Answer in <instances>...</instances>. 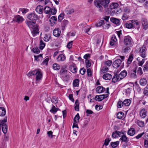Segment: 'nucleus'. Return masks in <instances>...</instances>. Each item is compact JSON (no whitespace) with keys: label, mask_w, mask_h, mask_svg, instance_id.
<instances>
[{"label":"nucleus","mask_w":148,"mask_h":148,"mask_svg":"<svg viewBox=\"0 0 148 148\" xmlns=\"http://www.w3.org/2000/svg\"><path fill=\"white\" fill-rule=\"evenodd\" d=\"M124 115V113L121 112H119L117 114V118L119 119H123Z\"/></svg>","instance_id":"nucleus-34"},{"label":"nucleus","mask_w":148,"mask_h":148,"mask_svg":"<svg viewBox=\"0 0 148 148\" xmlns=\"http://www.w3.org/2000/svg\"><path fill=\"white\" fill-rule=\"evenodd\" d=\"M94 4L96 7L99 8V12H102L104 11V8L102 6L101 0H95L94 1Z\"/></svg>","instance_id":"nucleus-4"},{"label":"nucleus","mask_w":148,"mask_h":148,"mask_svg":"<svg viewBox=\"0 0 148 148\" xmlns=\"http://www.w3.org/2000/svg\"><path fill=\"white\" fill-rule=\"evenodd\" d=\"M57 12L56 9V8H52L51 9L50 12L52 15H55L56 14Z\"/></svg>","instance_id":"nucleus-59"},{"label":"nucleus","mask_w":148,"mask_h":148,"mask_svg":"<svg viewBox=\"0 0 148 148\" xmlns=\"http://www.w3.org/2000/svg\"><path fill=\"white\" fill-rule=\"evenodd\" d=\"M19 11L21 12L22 13L24 14L29 11V9L27 8H20Z\"/></svg>","instance_id":"nucleus-48"},{"label":"nucleus","mask_w":148,"mask_h":148,"mask_svg":"<svg viewBox=\"0 0 148 148\" xmlns=\"http://www.w3.org/2000/svg\"><path fill=\"white\" fill-rule=\"evenodd\" d=\"M79 113H77V114L75 116L74 118V121H76L78 122L79 119Z\"/></svg>","instance_id":"nucleus-52"},{"label":"nucleus","mask_w":148,"mask_h":148,"mask_svg":"<svg viewBox=\"0 0 148 148\" xmlns=\"http://www.w3.org/2000/svg\"><path fill=\"white\" fill-rule=\"evenodd\" d=\"M53 68L55 70H58L60 68V66L57 63H54L53 64Z\"/></svg>","instance_id":"nucleus-37"},{"label":"nucleus","mask_w":148,"mask_h":148,"mask_svg":"<svg viewBox=\"0 0 148 148\" xmlns=\"http://www.w3.org/2000/svg\"><path fill=\"white\" fill-rule=\"evenodd\" d=\"M121 62L120 59H117L113 62L112 66L114 68L117 69L119 66Z\"/></svg>","instance_id":"nucleus-8"},{"label":"nucleus","mask_w":148,"mask_h":148,"mask_svg":"<svg viewBox=\"0 0 148 148\" xmlns=\"http://www.w3.org/2000/svg\"><path fill=\"white\" fill-rule=\"evenodd\" d=\"M132 24L138 27H139V23L138 20H132L130 21Z\"/></svg>","instance_id":"nucleus-31"},{"label":"nucleus","mask_w":148,"mask_h":148,"mask_svg":"<svg viewBox=\"0 0 148 148\" xmlns=\"http://www.w3.org/2000/svg\"><path fill=\"white\" fill-rule=\"evenodd\" d=\"M7 121V117H5L3 120L0 121V128L2 127V131L4 134H5L7 131L8 126L6 122Z\"/></svg>","instance_id":"nucleus-3"},{"label":"nucleus","mask_w":148,"mask_h":148,"mask_svg":"<svg viewBox=\"0 0 148 148\" xmlns=\"http://www.w3.org/2000/svg\"><path fill=\"white\" fill-rule=\"evenodd\" d=\"M104 23V20H101L100 21H99L98 23H97L96 24V25L97 27H100L102 25H103V24Z\"/></svg>","instance_id":"nucleus-55"},{"label":"nucleus","mask_w":148,"mask_h":148,"mask_svg":"<svg viewBox=\"0 0 148 148\" xmlns=\"http://www.w3.org/2000/svg\"><path fill=\"white\" fill-rule=\"evenodd\" d=\"M102 95H96L95 98V99L97 101H101L103 100L102 99Z\"/></svg>","instance_id":"nucleus-44"},{"label":"nucleus","mask_w":148,"mask_h":148,"mask_svg":"<svg viewBox=\"0 0 148 148\" xmlns=\"http://www.w3.org/2000/svg\"><path fill=\"white\" fill-rule=\"evenodd\" d=\"M123 43L124 45L132 46V38L129 36L125 37Z\"/></svg>","instance_id":"nucleus-5"},{"label":"nucleus","mask_w":148,"mask_h":148,"mask_svg":"<svg viewBox=\"0 0 148 148\" xmlns=\"http://www.w3.org/2000/svg\"><path fill=\"white\" fill-rule=\"evenodd\" d=\"M140 83L141 85L144 86L147 84V81L146 79L142 78L140 80Z\"/></svg>","instance_id":"nucleus-28"},{"label":"nucleus","mask_w":148,"mask_h":148,"mask_svg":"<svg viewBox=\"0 0 148 148\" xmlns=\"http://www.w3.org/2000/svg\"><path fill=\"white\" fill-rule=\"evenodd\" d=\"M138 125L140 127H143L145 126V123L144 121L138 120L137 121Z\"/></svg>","instance_id":"nucleus-40"},{"label":"nucleus","mask_w":148,"mask_h":148,"mask_svg":"<svg viewBox=\"0 0 148 148\" xmlns=\"http://www.w3.org/2000/svg\"><path fill=\"white\" fill-rule=\"evenodd\" d=\"M111 140V139L110 138H108L106 139L105 140L104 145L106 146H107L108 145L109 143L110 142Z\"/></svg>","instance_id":"nucleus-57"},{"label":"nucleus","mask_w":148,"mask_h":148,"mask_svg":"<svg viewBox=\"0 0 148 148\" xmlns=\"http://www.w3.org/2000/svg\"><path fill=\"white\" fill-rule=\"evenodd\" d=\"M119 4L116 3H111L109 6V8L111 11L113 9H116L119 6Z\"/></svg>","instance_id":"nucleus-13"},{"label":"nucleus","mask_w":148,"mask_h":148,"mask_svg":"<svg viewBox=\"0 0 148 148\" xmlns=\"http://www.w3.org/2000/svg\"><path fill=\"white\" fill-rule=\"evenodd\" d=\"M45 46V43L42 40L40 41L39 48L41 50L43 49Z\"/></svg>","instance_id":"nucleus-41"},{"label":"nucleus","mask_w":148,"mask_h":148,"mask_svg":"<svg viewBox=\"0 0 148 148\" xmlns=\"http://www.w3.org/2000/svg\"><path fill=\"white\" fill-rule=\"evenodd\" d=\"M125 27L128 29H131L133 27L134 25L132 23H126L125 24Z\"/></svg>","instance_id":"nucleus-39"},{"label":"nucleus","mask_w":148,"mask_h":148,"mask_svg":"<svg viewBox=\"0 0 148 148\" xmlns=\"http://www.w3.org/2000/svg\"><path fill=\"white\" fill-rule=\"evenodd\" d=\"M5 109L3 107H0V116H4L6 114Z\"/></svg>","instance_id":"nucleus-21"},{"label":"nucleus","mask_w":148,"mask_h":148,"mask_svg":"<svg viewBox=\"0 0 148 148\" xmlns=\"http://www.w3.org/2000/svg\"><path fill=\"white\" fill-rule=\"evenodd\" d=\"M133 58V54H130L127 60V63L130 64L132 62Z\"/></svg>","instance_id":"nucleus-42"},{"label":"nucleus","mask_w":148,"mask_h":148,"mask_svg":"<svg viewBox=\"0 0 148 148\" xmlns=\"http://www.w3.org/2000/svg\"><path fill=\"white\" fill-rule=\"evenodd\" d=\"M136 70H134L132 71L130 75L131 77L133 78H136L137 76V75L136 74Z\"/></svg>","instance_id":"nucleus-25"},{"label":"nucleus","mask_w":148,"mask_h":148,"mask_svg":"<svg viewBox=\"0 0 148 148\" xmlns=\"http://www.w3.org/2000/svg\"><path fill=\"white\" fill-rule=\"evenodd\" d=\"M127 74V72L125 70H124L122 71L119 74L115 75L112 79V81L114 83L119 81L125 77Z\"/></svg>","instance_id":"nucleus-2"},{"label":"nucleus","mask_w":148,"mask_h":148,"mask_svg":"<svg viewBox=\"0 0 148 148\" xmlns=\"http://www.w3.org/2000/svg\"><path fill=\"white\" fill-rule=\"evenodd\" d=\"M105 90V88L102 86H98L96 89V90L98 93H101L103 92Z\"/></svg>","instance_id":"nucleus-23"},{"label":"nucleus","mask_w":148,"mask_h":148,"mask_svg":"<svg viewBox=\"0 0 148 148\" xmlns=\"http://www.w3.org/2000/svg\"><path fill=\"white\" fill-rule=\"evenodd\" d=\"M103 78L106 80H110L112 78V76L109 73H106L103 76Z\"/></svg>","instance_id":"nucleus-20"},{"label":"nucleus","mask_w":148,"mask_h":148,"mask_svg":"<svg viewBox=\"0 0 148 148\" xmlns=\"http://www.w3.org/2000/svg\"><path fill=\"white\" fill-rule=\"evenodd\" d=\"M137 74L138 75H141L143 73L142 68L141 67H139L137 70Z\"/></svg>","instance_id":"nucleus-61"},{"label":"nucleus","mask_w":148,"mask_h":148,"mask_svg":"<svg viewBox=\"0 0 148 148\" xmlns=\"http://www.w3.org/2000/svg\"><path fill=\"white\" fill-rule=\"evenodd\" d=\"M136 131L133 128H130L127 131V134L131 136H133L135 134Z\"/></svg>","instance_id":"nucleus-15"},{"label":"nucleus","mask_w":148,"mask_h":148,"mask_svg":"<svg viewBox=\"0 0 148 148\" xmlns=\"http://www.w3.org/2000/svg\"><path fill=\"white\" fill-rule=\"evenodd\" d=\"M147 111L144 109H142L140 113V114L141 117L143 118H145L147 116Z\"/></svg>","instance_id":"nucleus-16"},{"label":"nucleus","mask_w":148,"mask_h":148,"mask_svg":"<svg viewBox=\"0 0 148 148\" xmlns=\"http://www.w3.org/2000/svg\"><path fill=\"white\" fill-rule=\"evenodd\" d=\"M34 57L35 60L37 61H38L40 59H42V55L41 54H40L38 56H35Z\"/></svg>","instance_id":"nucleus-53"},{"label":"nucleus","mask_w":148,"mask_h":148,"mask_svg":"<svg viewBox=\"0 0 148 148\" xmlns=\"http://www.w3.org/2000/svg\"><path fill=\"white\" fill-rule=\"evenodd\" d=\"M64 15L63 14H61L59 16L58 18V21H61L63 18Z\"/></svg>","instance_id":"nucleus-63"},{"label":"nucleus","mask_w":148,"mask_h":148,"mask_svg":"<svg viewBox=\"0 0 148 148\" xmlns=\"http://www.w3.org/2000/svg\"><path fill=\"white\" fill-rule=\"evenodd\" d=\"M69 69L70 71L73 73H76L77 72V68L74 65H70Z\"/></svg>","instance_id":"nucleus-22"},{"label":"nucleus","mask_w":148,"mask_h":148,"mask_svg":"<svg viewBox=\"0 0 148 148\" xmlns=\"http://www.w3.org/2000/svg\"><path fill=\"white\" fill-rule=\"evenodd\" d=\"M102 6L103 8H106L109 5L110 2V0H103L101 1Z\"/></svg>","instance_id":"nucleus-19"},{"label":"nucleus","mask_w":148,"mask_h":148,"mask_svg":"<svg viewBox=\"0 0 148 148\" xmlns=\"http://www.w3.org/2000/svg\"><path fill=\"white\" fill-rule=\"evenodd\" d=\"M43 7L42 6L38 5L37 6L35 9V10L38 13L42 14L43 13Z\"/></svg>","instance_id":"nucleus-18"},{"label":"nucleus","mask_w":148,"mask_h":148,"mask_svg":"<svg viewBox=\"0 0 148 148\" xmlns=\"http://www.w3.org/2000/svg\"><path fill=\"white\" fill-rule=\"evenodd\" d=\"M61 77L64 81H67L68 80L69 77L67 74L63 76H62Z\"/></svg>","instance_id":"nucleus-43"},{"label":"nucleus","mask_w":148,"mask_h":148,"mask_svg":"<svg viewBox=\"0 0 148 148\" xmlns=\"http://www.w3.org/2000/svg\"><path fill=\"white\" fill-rule=\"evenodd\" d=\"M119 143V141H116L114 142H111L110 143V145L113 148L116 147Z\"/></svg>","instance_id":"nucleus-32"},{"label":"nucleus","mask_w":148,"mask_h":148,"mask_svg":"<svg viewBox=\"0 0 148 148\" xmlns=\"http://www.w3.org/2000/svg\"><path fill=\"white\" fill-rule=\"evenodd\" d=\"M51 101L52 102L56 104L58 103V98L56 97H53L51 99Z\"/></svg>","instance_id":"nucleus-50"},{"label":"nucleus","mask_w":148,"mask_h":148,"mask_svg":"<svg viewBox=\"0 0 148 148\" xmlns=\"http://www.w3.org/2000/svg\"><path fill=\"white\" fill-rule=\"evenodd\" d=\"M119 140H121L122 142H124L125 143H127L129 141V139L126 136L125 134L122 136L120 138Z\"/></svg>","instance_id":"nucleus-24"},{"label":"nucleus","mask_w":148,"mask_h":148,"mask_svg":"<svg viewBox=\"0 0 148 148\" xmlns=\"http://www.w3.org/2000/svg\"><path fill=\"white\" fill-rule=\"evenodd\" d=\"M67 71L64 69H62L60 72V77L66 75L67 74Z\"/></svg>","instance_id":"nucleus-30"},{"label":"nucleus","mask_w":148,"mask_h":148,"mask_svg":"<svg viewBox=\"0 0 148 148\" xmlns=\"http://www.w3.org/2000/svg\"><path fill=\"white\" fill-rule=\"evenodd\" d=\"M27 18L30 21H35L38 19V15L35 12L29 14L27 15Z\"/></svg>","instance_id":"nucleus-6"},{"label":"nucleus","mask_w":148,"mask_h":148,"mask_svg":"<svg viewBox=\"0 0 148 148\" xmlns=\"http://www.w3.org/2000/svg\"><path fill=\"white\" fill-rule=\"evenodd\" d=\"M146 51L145 47L144 46H143L140 48L139 53H140L146 52Z\"/></svg>","instance_id":"nucleus-45"},{"label":"nucleus","mask_w":148,"mask_h":148,"mask_svg":"<svg viewBox=\"0 0 148 148\" xmlns=\"http://www.w3.org/2000/svg\"><path fill=\"white\" fill-rule=\"evenodd\" d=\"M65 13L67 14H71L73 13L74 12V10L73 9H69L66 8L64 10Z\"/></svg>","instance_id":"nucleus-29"},{"label":"nucleus","mask_w":148,"mask_h":148,"mask_svg":"<svg viewBox=\"0 0 148 148\" xmlns=\"http://www.w3.org/2000/svg\"><path fill=\"white\" fill-rule=\"evenodd\" d=\"M85 62L86 63V66L87 68H89L91 66V63L89 60H86Z\"/></svg>","instance_id":"nucleus-56"},{"label":"nucleus","mask_w":148,"mask_h":148,"mask_svg":"<svg viewBox=\"0 0 148 148\" xmlns=\"http://www.w3.org/2000/svg\"><path fill=\"white\" fill-rule=\"evenodd\" d=\"M61 33V29L59 28H55L53 31V35L56 37H59L60 36Z\"/></svg>","instance_id":"nucleus-9"},{"label":"nucleus","mask_w":148,"mask_h":148,"mask_svg":"<svg viewBox=\"0 0 148 148\" xmlns=\"http://www.w3.org/2000/svg\"><path fill=\"white\" fill-rule=\"evenodd\" d=\"M141 23L143 28L145 29H147L148 28V22L146 19L142 18Z\"/></svg>","instance_id":"nucleus-11"},{"label":"nucleus","mask_w":148,"mask_h":148,"mask_svg":"<svg viewBox=\"0 0 148 148\" xmlns=\"http://www.w3.org/2000/svg\"><path fill=\"white\" fill-rule=\"evenodd\" d=\"M32 51L34 53L37 54L39 53L40 52L39 49L37 47H36L33 48L32 49Z\"/></svg>","instance_id":"nucleus-54"},{"label":"nucleus","mask_w":148,"mask_h":148,"mask_svg":"<svg viewBox=\"0 0 148 148\" xmlns=\"http://www.w3.org/2000/svg\"><path fill=\"white\" fill-rule=\"evenodd\" d=\"M129 16L126 13H124L122 17V19L123 20H126L128 18Z\"/></svg>","instance_id":"nucleus-62"},{"label":"nucleus","mask_w":148,"mask_h":148,"mask_svg":"<svg viewBox=\"0 0 148 148\" xmlns=\"http://www.w3.org/2000/svg\"><path fill=\"white\" fill-rule=\"evenodd\" d=\"M117 105V107L119 108H121L124 105L123 102L121 101H120L118 102Z\"/></svg>","instance_id":"nucleus-60"},{"label":"nucleus","mask_w":148,"mask_h":148,"mask_svg":"<svg viewBox=\"0 0 148 148\" xmlns=\"http://www.w3.org/2000/svg\"><path fill=\"white\" fill-rule=\"evenodd\" d=\"M79 80L76 79L74 80L73 82V85L74 87H77L79 85Z\"/></svg>","instance_id":"nucleus-38"},{"label":"nucleus","mask_w":148,"mask_h":148,"mask_svg":"<svg viewBox=\"0 0 148 148\" xmlns=\"http://www.w3.org/2000/svg\"><path fill=\"white\" fill-rule=\"evenodd\" d=\"M31 30L32 31V33L34 36H35L38 33V29L37 26H36L35 27H34V29H32Z\"/></svg>","instance_id":"nucleus-27"},{"label":"nucleus","mask_w":148,"mask_h":148,"mask_svg":"<svg viewBox=\"0 0 148 148\" xmlns=\"http://www.w3.org/2000/svg\"><path fill=\"white\" fill-rule=\"evenodd\" d=\"M117 133L118 137L119 136L121 137L122 136L125 134V132L124 131H119L117 130Z\"/></svg>","instance_id":"nucleus-36"},{"label":"nucleus","mask_w":148,"mask_h":148,"mask_svg":"<svg viewBox=\"0 0 148 148\" xmlns=\"http://www.w3.org/2000/svg\"><path fill=\"white\" fill-rule=\"evenodd\" d=\"M34 75H36V80L37 82L40 81L42 77V73L40 69L30 71L27 74V76L29 77Z\"/></svg>","instance_id":"nucleus-1"},{"label":"nucleus","mask_w":148,"mask_h":148,"mask_svg":"<svg viewBox=\"0 0 148 148\" xmlns=\"http://www.w3.org/2000/svg\"><path fill=\"white\" fill-rule=\"evenodd\" d=\"M110 21L113 23L117 25L120 24V20L116 18L111 17L110 18Z\"/></svg>","instance_id":"nucleus-17"},{"label":"nucleus","mask_w":148,"mask_h":148,"mask_svg":"<svg viewBox=\"0 0 148 148\" xmlns=\"http://www.w3.org/2000/svg\"><path fill=\"white\" fill-rule=\"evenodd\" d=\"M51 36L50 34H45L44 38V40L46 42H48L50 40Z\"/></svg>","instance_id":"nucleus-35"},{"label":"nucleus","mask_w":148,"mask_h":148,"mask_svg":"<svg viewBox=\"0 0 148 148\" xmlns=\"http://www.w3.org/2000/svg\"><path fill=\"white\" fill-rule=\"evenodd\" d=\"M112 137L113 138H115L118 137L117 133V130H115L112 133Z\"/></svg>","instance_id":"nucleus-64"},{"label":"nucleus","mask_w":148,"mask_h":148,"mask_svg":"<svg viewBox=\"0 0 148 148\" xmlns=\"http://www.w3.org/2000/svg\"><path fill=\"white\" fill-rule=\"evenodd\" d=\"M51 8L49 6H46L45 7L44 10V13L46 14H49L47 15V17L49 18L50 17L51 15L50 13L51 11Z\"/></svg>","instance_id":"nucleus-12"},{"label":"nucleus","mask_w":148,"mask_h":148,"mask_svg":"<svg viewBox=\"0 0 148 148\" xmlns=\"http://www.w3.org/2000/svg\"><path fill=\"white\" fill-rule=\"evenodd\" d=\"M131 102V100L129 99L125 100L123 102V105L125 106H129Z\"/></svg>","instance_id":"nucleus-26"},{"label":"nucleus","mask_w":148,"mask_h":148,"mask_svg":"<svg viewBox=\"0 0 148 148\" xmlns=\"http://www.w3.org/2000/svg\"><path fill=\"white\" fill-rule=\"evenodd\" d=\"M144 134V132L141 133L140 134H138L136 136L134 137L133 138L134 140H135L136 139L138 140L141 138L142 136Z\"/></svg>","instance_id":"nucleus-51"},{"label":"nucleus","mask_w":148,"mask_h":148,"mask_svg":"<svg viewBox=\"0 0 148 148\" xmlns=\"http://www.w3.org/2000/svg\"><path fill=\"white\" fill-rule=\"evenodd\" d=\"M24 19L22 16L17 15L14 16V21L18 23H22Z\"/></svg>","instance_id":"nucleus-10"},{"label":"nucleus","mask_w":148,"mask_h":148,"mask_svg":"<svg viewBox=\"0 0 148 148\" xmlns=\"http://www.w3.org/2000/svg\"><path fill=\"white\" fill-rule=\"evenodd\" d=\"M143 70L144 72L147 71H148V60L146 62L144 66Z\"/></svg>","instance_id":"nucleus-47"},{"label":"nucleus","mask_w":148,"mask_h":148,"mask_svg":"<svg viewBox=\"0 0 148 148\" xmlns=\"http://www.w3.org/2000/svg\"><path fill=\"white\" fill-rule=\"evenodd\" d=\"M75 109L76 111H79V103L78 101L77 100L75 101Z\"/></svg>","instance_id":"nucleus-46"},{"label":"nucleus","mask_w":148,"mask_h":148,"mask_svg":"<svg viewBox=\"0 0 148 148\" xmlns=\"http://www.w3.org/2000/svg\"><path fill=\"white\" fill-rule=\"evenodd\" d=\"M131 90L130 88H128L127 89L124 90V92L126 95H128L130 93Z\"/></svg>","instance_id":"nucleus-49"},{"label":"nucleus","mask_w":148,"mask_h":148,"mask_svg":"<svg viewBox=\"0 0 148 148\" xmlns=\"http://www.w3.org/2000/svg\"><path fill=\"white\" fill-rule=\"evenodd\" d=\"M108 68L106 66L103 67L101 70V72L103 73H105L108 72Z\"/></svg>","instance_id":"nucleus-58"},{"label":"nucleus","mask_w":148,"mask_h":148,"mask_svg":"<svg viewBox=\"0 0 148 148\" xmlns=\"http://www.w3.org/2000/svg\"><path fill=\"white\" fill-rule=\"evenodd\" d=\"M57 59L58 62H63L65 60L66 57L64 55L60 54L58 56Z\"/></svg>","instance_id":"nucleus-14"},{"label":"nucleus","mask_w":148,"mask_h":148,"mask_svg":"<svg viewBox=\"0 0 148 148\" xmlns=\"http://www.w3.org/2000/svg\"><path fill=\"white\" fill-rule=\"evenodd\" d=\"M132 46H128L124 45V46L123 48V49L124 51V52L125 53L128 52L130 50V47Z\"/></svg>","instance_id":"nucleus-33"},{"label":"nucleus","mask_w":148,"mask_h":148,"mask_svg":"<svg viewBox=\"0 0 148 148\" xmlns=\"http://www.w3.org/2000/svg\"><path fill=\"white\" fill-rule=\"evenodd\" d=\"M25 23L31 29H34L36 26L35 23L34 21H29L26 20L25 21Z\"/></svg>","instance_id":"nucleus-7"}]
</instances>
